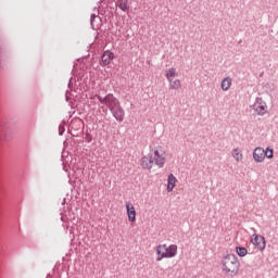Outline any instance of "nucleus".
Instances as JSON below:
<instances>
[{
	"mask_svg": "<svg viewBox=\"0 0 278 278\" xmlns=\"http://www.w3.org/2000/svg\"><path fill=\"white\" fill-rule=\"evenodd\" d=\"M97 97H99V94L93 96V99H96Z\"/></svg>",
	"mask_w": 278,
	"mask_h": 278,
	"instance_id": "a211bd4d",
	"label": "nucleus"
},
{
	"mask_svg": "<svg viewBox=\"0 0 278 278\" xmlns=\"http://www.w3.org/2000/svg\"><path fill=\"white\" fill-rule=\"evenodd\" d=\"M273 160V157H275V151L273 150V148H266L265 150V160Z\"/></svg>",
	"mask_w": 278,
	"mask_h": 278,
	"instance_id": "f3484780",
	"label": "nucleus"
},
{
	"mask_svg": "<svg viewBox=\"0 0 278 278\" xmlns=\"http://www.w3.org/2000/svg\"><path fill=\"white\" fill-rule=\"evenodd\" d=\"M222 270L226 275H238L240 273V261L235 254L226 255L222 261Z\"/></svg>",
	"mask_w": 278,
	"mask_h": 278,
	"instance_id": "7ed1b4c3",
	"label": "nucleus"
},
{
	"mask_svg": "<svg viewBox=\"0 0 278 278\" xmlns=\"http://www.w3.org/2000/svg\"><path fill=\"white\" fill-rule=\"evenodd\" d=\"M236 251L239 257H247V254L249 253V250H247L244 247H237Z\"/></svg>",
	"mask_w": 278,
	"mask_h": 278,
	"instance_id": "dca6fc26",
	"label": "nucleus"
},
{
	"mask_svg": "<svg viewBox=\"0 0 278 278\" xmlns=\"http://www.w3.org/2000/svg\"><path fill=\"white\" fill-rule=\"evenodd\" d=\"M176 186H177V177H175V175L173 174H169L167 178V192H173Z\"/></svg>",
	"mask_w": 278,
	"mask_h": 278,
	"instance_id": "0eeeda50",
	"label": "nucleus"
},
{
	"mask_svg": "<svg viewBox=\"0 0 278 278\" xmlns=\"http://www.w3.org/2000/svg\"><path fill=\"white\" fill-rule=\"evenodd\" d=\"M125 207L129 223H136V206H134L131 202H126Z\"/></svg>",
	"mask_w": 278,
	"mask_h": 278,
	"instance_id": "423d86ee",
	"label": "nucleus"
},
{
	"mask_svg": "<svg viewBox=\"0 0 278 278\" xmlns=\"http://www.w3.org/2000/svg\"><path fill=\"white\" fill-rule=\"evenodd\" d=\"M117 7L122 12H128L129 10V1L127 0H117Z\"/></svg>",
	"mask_w": 278,
	"mask_h": 278,
	"instance_id": "2eb2a0df",
	"label": "nucleus"
},
{
	"mask_svg": "<svg viewBox=\"0 0 278 278\" xmlns=\"http://www.w3.org/2000/svg\"><path fill=\"white\" fill-rule=\"evenodd\" d=\"M157 255H161L159 261L162 257H175L177 255V245L176 244H161L157 247Z\"/></svg>",
	"mask_w": 278,
	"mask_h": 278,
	"instance_id": "20e7f679",
	"label": "nucleus"
},
{
	"mask_svg": "<svg viewBox=\"0 0 278 278\" xmlns=\"http://www.w3.org/2000/svg\"><path fill=\"white\" fill-rule=\"evenodd\" d=\"M169 83V90H179V88H181V80L179 79H170L168 80Z\"/></svg>",
	"mask_w": 278,
	"mask_h": 278,
	"instance_id": "4468645a",
	"label": "nucleus"
},
{
	"mask_svg": "<svg viewBox=\"0 0 278 278\" xmlns=\"http://www.w3.org/2000/svg\"><path fill=\"white\" fill-rule=\"evenodd\" d=\"M253 160L256 164H262L266 161L265 159V150L262 147H257L253 151Z\"/></svg>",
	"mask_w": 278,
	"mask_h": 278,
	"instance_id": "39448f33",
	"label": "nucleus"
},
{
	"mask_svg": "<svg viewBox=\"0 0 278 278\" xmlns=\"http://www.w3.org/2000/svg\"><path fill=\"white\" fill-rule=\"evenodd\" d=\"M254 110L258 114V116H264V114H266V110H267L266 103L256 102L254 104Z\"/></svg>",
	"mask_w": 278,
	"mask_h": 278,
	"instance_id": "9d476101",
	"label": "nucleus"
},
{
	"mask_svg": "<svg viewBox=\"0 0 278 278\" xmlns=\"http://www.w3.org/2000/svg\"><path fill=\"white\" fill-rule=\"evenodd\" d=\"M177 68L175 67H169L165 71V77L167 79V81H170V79L177 77Z\"/></svg>",
	"mask_w": 278,
	"mask_h": 278,
	"instance_id": "ddd939ff",
	"label": "nucleus"
},
{
	"mask_svg": "<svg viewBox=\"0 0 278 278\" xmlns=\"http://www.w3.org/2000/svg\"><path fill=\"white\" fill-rule=\"evenodd\" d=\"M166 147L156 146L154 147L149 154L142 155L140 159V166L143 170H152L153 164L159 168H164L166 165Z\"/></svg>",
	"mask_w": 278,
	"mask_h": 278,
	"instance_id": "f257e3e1",
	"label": "nucleus"
},
{
	"mask_svg": "<svg viewBox=\"0 0 278 278\" xmlns=\"http://www.w3.org/2000/svg\"><path fill=\"white\" fill-rule=\"evenodd\" d=\"M97 99L100 101V103H104L109 110H111L113 116L116 118V121L123 122L125 118V111L123 110V106H121V102L114 97V94L109 93L104 98L101 96H97Z\"/></svg>",
	"mask_w": 278,
	"mask_h": 278,
	"instance_id": "f03ea898",
	"label": "nucleus"
},
{
	"mask_svg": "<svg viewBox=\"0 0 278 278\" xmlns=\"http://www.w3.org/2000/svg\"><path fill=\"white\" fill-rule=\"evenodd\" d=\"M231 156L233 157L235 161L237 162H242L244 160V154L240 150V148H233L231 150Z\"/></svg>",
	"mask_w": 278,
	"mask_h": 278,
	"instance_id": "9b49d317",
	"label": "nucleus"
},
{
	"mask_svg": "<svg viewBox=\"0 0 278 278\" xmlns=\"http://www.w3.org/2000/svg\"><path fill=\"white\" fill-rule=\"evenodd\" d=\"M251 244H266V239L262 235H253L251 238Z\"/></svg>",
	"mask_w": 278,
	"mask_h": 278,
	"instance_id": "f8f14e48",
	"label": "nucleus"
},
{
	"mask_svg": "<svg viewBox=\"0 0 278 278\" xmlns=\"http://www.w3.org/2000/svg\"><path fill=\"white\" fill-rule=\"evenodd\" d=\"M233 85V79L231 77H225L220 83V88L224 92H227L229 88Z\"/></svg>",
	"mask_w": 278,
	"mask_h": 278,
	"instance_id": "1a4fd4ad",
	"label": "nucleus"
},
{
	"mask_svg": "<svg viewBox=\"0 0 278 278\" xmlns=\"http://www.w3.org/2000/svg\"><path fill=\"white\" fill-rule=\"evenodd\" d=\"M114 60V52L105 51L102 55V64L103 66H108L109 64H112V61Z\"/></svg>",
	"mask_w": 278,
	"mask_h": 278,
	"instance_id": "6e6552de",
	"label": "nucleus"
}]
</instances>
